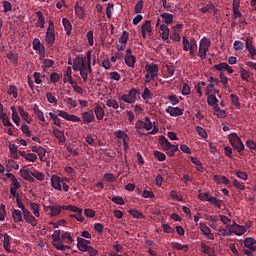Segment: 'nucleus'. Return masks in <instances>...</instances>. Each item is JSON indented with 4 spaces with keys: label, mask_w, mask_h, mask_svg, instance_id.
Instances as JSON below:
<instances>
[{
    "label": "nucleus",
    "mask_w": 256,
    "mask_h": 256,
    "mask_svg": "<svg viewBox=\"0 0 256 256\" xmlns=\"http://www.w3.org/2000/svg\"><path fill=\"white\" fill-rule=\"evenodd\" d=\"M30 207L31 210L33 211V215H35V217H39V205L35 202H31L30 203Z\"/></svg>",
    "instance_id": "nucleus-54"
},
{
    "label": "nucleus",
    "mask_w": 256,
    "mask_h": 256,
    "mask_svg": "<svg viewBox=\"0 0 256 256\" xmlns=\"http://www.w3.org/2000/svg\"><path fill=\"white\" fill-rule=\"evenodd\" d=\"M162 229L164 233H175V229L171 228L169 224H163Z\"/></svg>",
    "instance_id": "nucleus-64"
},
{
    "label": "nucleus",
    "mask_w": 256,
    "mask_h": 256,
    "mask_svg": "<svg viewBox=\"0 0 256 256\" xmlns=\"http://www.w3.org/2000/svg\"><path fill=\"white\" fill-rule=\"evenodd\" d=\"M11 111H12V121L19 127L20 125V118H19V113L17 112V109L15 106H11Z\"/></svg>",
    "instance_id": "nucleus-34"
},
{
    "label": "nucleus",
    "mask_w": 256,
    "mask_h": 256,
    "mask_svg": "<svg viewBox=\"0 0 256 256\" xmlns=\"http://www.w3.org/2000/svg\"><path fill=\"white\" fill-rule=\"evenodd\" d=\"M199 229L203 233V235L205 237H207V239H210L211 241H213L215 239V235L213 233H211V228H209L207 224L200 223Z\"/></svg>",
    "instance_id": "nucleus-7"
},
{
    "label": "nucleus",
    "mask_w": 256,
    "mask_h": 256,
    "mask_svg": "<svg viewBox=\"0 0 256 256\" xmlns=\"http://www.w3.org/2000/svg\"><path fill=\"white\" fill-rule=\"evenodd\" d=\"M81 115L84 125H89V123H93V121H95V114L93 113V110L83 112Z\"/></svg>",
    "instance_id": "nucleus-8"
},
{
    "label": "nucleus",
    "mask_w": 256,
    "mask_h": 256,
    "mask_svg": "<svg viewBox=\"0 0 256 256\" xmlns=\"http://www.w3.org/2000/svg\"><path fill=\"white\" fill-rule=\"evenodd\" d=\"M55 65V61L51 59H44L42 62V69L43 71H47V69H50V67H53Z\"/></svg>",
    "instance_id": "nucleus-39"
},
{
    "label": "nucleus",
    "mask_w": 256,
    "mask_h": 256,
    "mask_svg": "<svg viewBox=\"0 0 256 256\" xmlns=\"http://www.w3.org/2000/svg\"><path fill=\"white\" fill-rule=\"evenodd\" d=\"M166 113H168V115H170L171 117H181V115H183V109L179 107L169 106L166 109Z\"/></svg>",
    "instance_id": "nucleus-13"
},
{
    "label": "nucleus",
    "mask_w": 256,
    "mask_h": 256,
    "mask_svg": "<svg viewBox=\"0 0 256 256\" xmlns=\"http://www.w3.org/2000/svg\"><path fill=\"white\" fill-rule=\"evenodd\" d=\"M196 132L198 133V135L200 137H202L203 139H207V137H209V135H207V130H205L203 127L201 126H196Z\"/></svg>",
    "instance_id": "nucleus-45"
},
{
    "label": "nucleus",
    "mask_w": 256,
    "mask_h": 256,
    "mask_svg": "<svg viewBox=\"0 0 256 256\" xmlns=\"http://www.w3.org/2000/svg\"><path fill=\"white\" fill-rule=\"evenodd\" d=\"M211 11H213V17H217V15H219V13H220V10L217 9L215 7V4H213V3L207 4L206 6H204L200 9V12L203 14L209 13Z\"/></svg>",
    "instance_id": "nucleus-10"
},
{
    "label": "nucleus",
    "mask_w": 256,
    "mask_h": 256,
    "mask_svg": "<svg viewBox=\"0 0 256 256\" xmlns=\"http://www.w3.org/2000/svg\"><path fill=\"white\" fill-rule=\"evenodd\" d=\"M8 95H13L14 99H17V97H19L17 86L11 85L8 89Z\"/></svg>",
    "instance_id": "nucleus-51"
},
{
    "label": "nucleus",
    "mask_w": 256,
    "mask_h": 256,
    "mask_svg": "<svg viewBox=\"0 0 256 256\" xmlns=\"http://www.w3.org/2000/svg\"><path fill=\"white\" fill-rule=\"evenodd\" d=\"M23 212L19 209H13L12 210V219L14 223H22L23 221Z\"/></svg>",
    "instance_id": "nucleus-20"
},
{
    "label": "nucleus",
    "mask_w": 256,
    "mask_h": 256,
    "mask_svg": "<svg viewBox=\"0 0 256 256\" xmlns=\"http://www.w3.org/2000/svg\"><path fill=\"white\" fill-rule=\"evenodd\" d=\"M53 135L58 139L59 143H65L67 138H65V133L57 128L53 129Z\"/></svg>",
    "instance_id": "nucleus-27"
},
{
    "label": "nucleus",
    "mask_w": 256,
    "mask_h": 256,
    "mask_svg": "<svg viewBox=\"0 0 256 256\" xmlns=\"http://www.w3.org/2000/svg\"><path fill=\"white\" fill-rule=\"evenodd\" d=\"M244 247L250 251H256V240L253 237H248L244 240Z\"/></svg>",
    "instance_id": "nucleus-17"
},
{
    "label": "nucleus",
    "mask_w": 256,
    "mask_h": 256,
    "mask_svg": "<svg viewBox=\"0 0 256 256\" xmlns=\"http://www.w3.org/2000/svg\"><path fill=\"white\" fill-rule=\"evenodd\" d=\"M135 129L138 135H145V122L143 120H138L135 124Z\"/></svg>",
    "instance_id": "nucleus-31"
},
{
    "label": "nucleus",
    "mask_w": 256,
    "mask_h": 256,
    "mask_svg": "<svg viewBox=\"0 0 256 256\" xmlns=\"http://www.w3.org/2000/svg\"><path fill=\"white\" fill-rule=\"evenodd\" d=\"M74 11L78 19H85V9L81 5H79V2L75 3Z\"/></svg>",
    "instance_id": "nucleus-19"
},
{
    "label": "nucleus",
    "mask_w": 256,
    "mask_h": 256,
    "mask_svg": "<svg viewBox=\"0 0 256 256\" xmlns=\"http://www.w3.org/2000/svg\"><path fill=\"white\" fill-rule=\"evenodd\" d=\"M78 71L80 72V75L83 79V81H87V77H88V74H87V60H84L82 62V65L80 66V69H78Z\"/></svg>",
    "instance_id": "nucleus-29"
},
{
    "label": "nucleus",
    "mask_w": 256,
    "mask_h": 256,
    "mask_svg": "<svg viewBox=\"0 0 256 256\" xmlns=\"http://www.w3.org/2000/svg\"><path fill=\"white\" fill-rule=\"evenodd\" d=\"M18 154L25 159V161H28L29 163H35L37 161V154L35 153H27L25 151H19Z\"/></svg>",
    "instance_id": "nucleus-14"
},
{
    "label": "nucleus",
    "mask_w": 256,
    "mask_h": 256,
    "mask_svg": "<svg viewBox=\"0 0 256 256\" xmlns=\"http://www.w3.org/2000/svg\"><path fill=\"white\" fill-rule=\"evenodd\" d=\"M58 117H62V119H65L66 121H72V123H81V118L70 115L69 113L63 111V110H57Z\"/></svg>",
    "instance_id": "nucleus-5"
},
{
    "label": "nucleus",
    "mask_w": 256,
    "mask_h": 256,
    "mask_svg": "<svg viewBox=\"0 0 256 256\" xmlns=\"http://www.w3.org/2000/svg\"><path fill=\"white\" fill-rule=\"evenodd\" d=\"M62 24L67 37H70L71 31H73V25H71V21H69L67 18H62Z\"/></svg>",
    "instance_id": "nucleus-23"
},
{
    "label": "nucleus",
    "mask_w": 256,
    "mask_h": 256,
    "mask_svg": "<svg viewBox=\"0 0 256 256\" xmlns=\"http://www.w3.org/2000/svg\"><path fill=\"white\" fill-rule=\"evenodd\" d=\"M231 103L239 109L241 107V102H239V98L235 94H230Z\"/></svg>",
    "instance_id": "nucleus-50"
},
{
    "label": "nucleus",
    "mask_w": 256,
    "mask_h": 256,
    "mask_svg": "<svg viewBox=\"0 0 256 256\" xmlns=\"http://www.w3.org/2000/svg\"><path fill=\"white\" fill-rule=\"evenodd\" d=\"M18 113L22 117V119H24V121H26V123H31V121L27 120V119H29V113L27 111H25V109H23V107L18 108Z\"/></svg>",
    "instance_id": "nucleus-43"
},
{
    "label": "nucleus",
    "mask_w": 256,
    "mask_h": 256,
    "mask_svg": "<svg viewBox=\"0 0 256 256\" xmlns=\"http://www.w3.org/2000/svg\"><path fill=\"white\" fill-rule=\"evenodd\" d=\"M63 232L61 230H55L54 233L52 234V239L54 243H58V241H61V235Z\"/></svg>",
    "instance_id": "nucleus-53"
},
{
    "label": "nucleus",
    "mask_w": 256,
    "mask_h": 256,
    "mask_svg": "<svg viewBox=\"0 0 256 256\" xmlns=\"http://www.w3.org/2000/svg\"><path fill=\"white\" fill-rule=\"evenodd\" d=\"M128 95H129V97L132 98V100H133L134 102H136V101H137V96H138V95H141V92L139 91V89L131 88V89L128 91Z\"/></svg>",
    "instance_id": "nucleus-40"
},
{
    "label": "nucleus",
    "mask_w": 256,
    "mask_h": 256,
    "mask_svg": "<svg viewBox=\"0 0 256 256\" xmlns=\"http://www.w3.org/2000/svg\"><path fill=\"white\" fill-rule=\"evenodd\" d=\"M141 31H144L146 33H151V21H146L142 27H141Z\"/></svg>",
    "instance_id": "nucleus-61"
},
{
    "label": "nucleus",
    "mask_w": 256,
    "mask_h": 256,
    "mask_svg": "<svg viewBox=\"0 0 256 256\" xmlns=\"http://www.w3.org/2000/svg\"><path fill=\"white\" fill-rule=\"evenodd\" d=\"M127 41H129V32L123 31L121 37L119 38V43L127 45Z\"/></svg>",
    "instance_id": "nucleus-47"
},
{
    "label": "nucleus",
    "mask_w": 256,
    "mask_h": 256,
    "mask_svg": "<svg viewBox=\"0 0 256 256\" xmlns=\"http://www.w3.org/2000/svg\"><path fill=\"white\" fill-rule=\"evenodd\" d=\"M228 139L230 145H232V147H234V149H236L238 153H242L243 151H245V145L243 144V141L237 135V133H231L230 135H228Z\"/></svg>",
    "instance_id": "nucleus-1"
},
{
    "label": "nucleus",
    "mask_w": 256,
    "mask_h": 256,
    "mask_svg": "<svg viewBox=\"0 0 256 256\" xmlns=\"http://www.w3.org/2000/svg\"><path fill=\"white\" fill-rule=\"evenodd\" d=\"M32 49H34V51H39L41 49V40L34 38L32 42Z\"/></svg>",
    "instance_id": "nucleus-58"
},
{
    "label": "nucleus",
    "mask_w": 256,
    "mask_h": 256,
    "mask_svg": "<svg viewBox=\"0 0 256 256\" xmlns=\"http://www.w3.org/2000/svg\"><path fill=\"white\" fill-rule=\"evenodd\" d=\"M36 17L38 18L36 27H39L40 29H45V16H43V12L37 11Z\"/></svg>",
    "instance_id": "nucleus-24"
},
{
    "label": "nucleus",
    "mask_w": 256,
    "mask_h": 256,
    "mask_svg": "<svg viewBox=\"0 0 256 256\" xmlns=\"http://www.w3.org/2000/svg\"><path fill=\"white\" fill-rule=\"evenodd\" d=\"M213 179H214L215 183H217L218 185H229V180L225 176L216 174L213 176Z\"/></svg>",
    "instance_id": "nucleus-30"
},
{
    "label": "nucleus",
    "mask_w": 256,
    "mask_h": 256,
    "mask_svg": "<svg viewBox=\"0 0 256 256\" xmlns=\"http://www.w3.org/2000/svg\"><path fill=\"white\" fill-rule=\"evenodd\" d=\"M154 157L158 160V161H165V159H167V156L165 155V153L155 150L154 151Z\"/></svg>",
    "instance_id": "nucleus-48"
},
{
    "label": "nucleus",
    "mask_w": 256,
    "mask_h": 256,
    "mask_svg": "<svg viewBox=\"0 0 256 256\" xmlns=\"http://www.w3.org/2000/svg\"><path fill=\"white\" fill-rule=\"evenodd\" d=\"M87 61V54L86 57H81V56H77L74 61H73V70L74 71H79V69H81V66L83 65V62Z\"/></svg>",
    "instance_id": "nucleus-16"
},
{
    "label": "nucleus",
    "mask_w": 256,
    "mask_h": 256,
    "mask_svg": "<svg viewBox=\"0 0 256 256\" xmlns=\"http://www.w3.org/2000/svg\"><path fill=\"white\" fill-rule=\"evenodd\" d=\"M182 44L184 51H189V49H191V43L189 42V39H187V36L182 37Z\"/></svg>",
    "instance_id": "nucleus-52"
},
{
    "label": "nucleus",
    "mask_w": 256,
    "mask_h": 256,
    "mask_svg": "<svg viewBox=\"0 0 256 256\" xmlns=\"http://www.w3.org/2000/svg\"><path fill=\"white\" fill-rule=\"evenodd\" d=\"M235 51H243L245 45L242 41L236 40L233 44Z\"/></svg>",
    "instance_id": "nucleus-59"
},
{
    "label": "nucleus",
    "mask_w": 256,
    "mask_h": 256,
    "mask_svg": "<svg viewBox=\"0 0 256 256\" xmlns=\"http://www.w3.org/2000/svg\"><path fill=\"white\" fill-rule=\"evenodd\" d=\"M144 129L149 131L148 135H157V132L159 131V127L153 125L149 116L144 118Z\"/></svg>",
    "instance_id": "nucleus-4"
},
{
    "label": "nucleus",
    "mask_w": 256,
    "mask_h": 256,
    "mask_svg": "<svg viewBox=\"0 0 256 256\" xmlns=\"http://www.w3.org/2000/svg\"><path fill=\"white\" fill-rule=\"evenodd\" d=\"M160 17L163 19L165 25H173V14L162 13Z\"/></svg>",
    "instance_id": "nucleus-35"
},
{
    "label": "nucleus",
    "mask_w": 256,
    "mask_h": 256,
    "mask_svg": "<svg viewBox=\"0 0 256 256\" xmlns=\"http://www.w3.org/2000/svg\"><path fill=\"white\" fill-rule=\"evenodd\" d=\"M232 184L236 189H239L240 191H245V183L239 182L237 179H233Z\"/></svg>",
    "instance_id": "nucleus-49"
},
{
    "label": "nucleus",
    "mask_w": 256,
    "mask_h": 256,
    "mask_svg": "<svg viewBox=\"0 0 256 256\" xmlns=\"http://www.w3.org/2000/svg\"><path fill=\"white\" fill-rule=\"evenodd\" d=\"M240 77L243 79V81H249V77L251 76L249 75V71L242 68L240 70Z\"/></svg>",
    "instance_id": "nucleus-60"
},
{
    "label": "nucleus",
    "mask_w": 256,
    "mask_h": 256,
    "mask_svg": "<svg viewBox=\"0 0 256 256\" xmlns=\"http://www.w3.org/2000/svg\"><path fill=\"white\" fill-rule=\"evenodd\" d=\"M209 47H211V40L207 37H203L200 40L199 50H198V57L200 59H205L207 57V53L209 52Z\"/></svg>",
    "instance_id": "nucleus-2"
},
{
    "label": "nucleus",
    "mask_w": 256,
    "mask_h": 256,
    "mask_svg": "<svg viewBox=\"0 0 256 256\" xmlns=\"http://www.w3.org/2000/svg\"><path fill=\"white\" fill-rule=\"evenodd\" d=\"M63 180H61V177L57 175H52L51 177V185L53 189H56V191H61V183Z\"/></svg>",
    "instance_id": "nucleus-18"
},
{
    "label": "nucleus",
    "mask_w": 256,
    "mask_h": 256,
    "mask_svg": "<svg viewBox=\"0 0 256 256\" xmlns=\"http://www.w3.org/2000/svg\"><path fill=\"white\" fill-rule=\"evenodd\" d=\"M45 213H49L50 217H57L63 211V206L59 204H52L44 207ZM50 211V212H49Z\"/></svg>",
    "instance_id": "nucleus-3"
},
{
    "label": "nucleus",
    "mask_w": 256,
    "mask_h": 256,
    "mask_svg": "<svg viewBox=\"0 0 256 256\" xmlns=\"http://www.w3.org/2000/svg\"><path fill=\"white\" fill-rule=\"evenodd\" d=\"M128 213H130L134 219H145L143 213L139 212L137 209L129 210Z\"/></svg>",
    "instance_id": "nucleus-41"
},
{
    "label": "nucleus",
    "mask_w": 256,
    "mask_h": 256,
    "mask_svg": "<svg viewBox=\"0 0 256 256\" xmlns=\"http://www.w3.org/2000/svg\"><path fill=\"white\" fill-rule=\"evenodd\" d=\"M191 162L193 163V165H196V169L197 171H201V169H203V164L201 163V161L199 160V158H195V157H190Z\"/></svg>",
    "instance_id": "nucleus-46"
},
{
    "label": "nucleus",
    "mask_w": 256,
    "mask_h": 256,
    "mask_svg": "<svg viewBox=\"0 0 256 256\" xmlns=\"http://www.w3.org/2000/svg\"><path fill=\"white\" fill-rule=\"evenodd\" d=\"M146 70L149 74H151L152 79H155L159 75V65L155 63H151L149 66H147Z\"/></svg>",
    "instance_id": "nucleus-15"
},
{
    "label": "nucleus",
    "mask_w": 256,
    "mask_h": 256,
    "mask_svg": "<svg viewBox=\"0 0 256 256\" xmlns=\"http://www.w3.org/2000/svg\"><path fill=\"white\" fill-rule=\"evenodd\" d=\"M159 143L164 149H171L172 151H174V153H177V151H179V146L171 144V142H169V140H167L165 136H160Z\"/></svg>",
    "instance_id": "nucleus-6"
},
{
    "label": "nucleus",
    "mask_w": 256,
    "mask_h": 256,
    "mask_svg": "<svg viewBox=\"0 0 256 256\" xmlns=\"http://www.w3.org/2000/svg\"><path fill=\"white\" fill-rule=\"evenodd\" d=\"M23 217L26 223H28L32 227H37V219H35V217L33 216V214H31L29 210H25V212H23Z\"/></svg>",
    "instance_id": "nucleus-11"
},
{
    "label": "nucleus",
    "mask_w": 256,
    "mask_h": 256,
    "mask_svg": "<svg viewBox=\"0 0 256 256\" xmlns=\"http://www.w3.org/2000/svg\"><path fill=\"white\" fill-rule=\"evenodd\" d=\"M3 247L5 251L11 253V237L9 236V234L4 235Z\"/></svg>",
    "instance_id": "nucleus-32"
},
{
    "label": "nucleus",
    "mask_w": 256,
    "mask_h": 256,
    "mask_svg": "<svg viewBox=\"0 0 256 256\" xmlns=\"http://www.w3.org/2000/svg\"><path fill=\"white\" fill-rule=\"evenodd\" d=\"M143 5H144L143 0H139L134 7V13L136 14L141 13V11H143Z\"/></svg>",
    "instance_id": "nucleus-55"
},
{
    "label": "nucleus",
    "mask_w": 256,
    "mask_h": 256,
    "mask_svg": "<svg viewBox=\"0 0 256 256\" xmlns=\"http://www.w3.org/2000/svg\"><path fill=\"white\" fill-rule=\"evenodd\" d=\"M198 199H200V201H208L209 202V199H211V195L207 192H203L198 195Z\"/></svg>",
    "instance_id": "nucleus-62"
},
{
    "label": "nucleus",
    "mask_w": 256,
    "mask_h": 256,
    "mask_svg": "<svg viewBox=\"0 0 256 256\" xmlns=\"http://www.w3.org/2000/svg\"><path fill=\"white\" fill-rule=\"evenodd\" d=\"M86 37L88 39V43H89L90 47H93V45L95 44V41L93 40V32H92V30L87 32Z\"/></svg>",
    "instance_id": "nucleus-63"
},
{
    "label": "nucleus",
    "mask_w": 256,
    "mask_h": 256,
    "mask_svg": "<svg viewBox=\"0 0 256 256\" xmlns=\"http://www.w3.org/2000/svg\"><path fill=\"white\" fill-rule=\"evenodd\" d=\"M89 243H91V241L81 237H77V249H79L80 251L86 252L88 247H90V245H88Z\"/></svg>",
    "instance_id": "nucleus-12"
},
{
    "label": "nucleus",
    "mask_w": 256,
    "mask_h": 256,
    "mask_svg": "<svg viewBox=\"0 0 256 256\" xmlns=\"http://www.w3.org/2000/svg\"><path fill=\"white\" fill-rule=\"evenodd\" d=\"M45 42L49 47L55 45V34H45Z\"/></svg>",
    "instance_id": "nucleus-37"
},
{
    "label": "nucleus",
    "mask_w": 256,
    "mask_h": 256,
    "mask_svg": "<svg viewBox=\"0 0 256 256\" xmlns=\"http://www.w3.org/2000/svg\"><path fill=\"white\" fill-rule=\"evenodd\" d=\"M246 49L250 53L251 59H255L256 49L253 46V41L249 38L246 39Z\"/></svg>",
    "instance_id": "nucleus-21"
},
{
    "label": "nucleus",
    "mask_w": 256,
    "mask_h": 256,
    "mask_svg": "<svg viewBox=\"0 0 256 256\" xmlns=\"http://www.w3.org/2000/svg\"><path fill=\"white\" fill-rule=\"evenodd\" d=\"M32 152L37 153L40 160L43 161V157H45L47 150H45V148H43L42 146H32Z\"/></svg>",
    "instance_id": "nucleus-25"
},
{
    "label": "nucleus",
    "mask_w": 256,
    "mask_h": 256,
    "mask_svg": "<svg viewBox=\"0 0 256 256\" xmlns=\"http://www.w3.org/2000/svg\"><path fill=\"white\" fill-rule=\"evenodd\" d=\"M233 233L234 235L241 237V235H244V233H247V228L245 226L238 225L237 228H234Z\"/></svg>",
    "instance_id": "nucleus-38"
},
{
    "label": "nucleus",
    "mask_w": 256,
    "mask_h": 256,
    "mask_svg": "<svg viewBox=\"0 0 256 256\" xmlns=\"http://www.w3.org/2000/svg\"><path fill=\"white\" fill-rule=\"evenodd\" d=\"M208 202L211 205H214L215 207H218V209H221V205H223V200H219L215 196H210V199L208 200Z\"/></svg>",
    "instance_id": "nucleus-36"
},
{
    "label": "nucleus",
    "mask_w": 256,
    "mask_h": 256,
    "mask_svg": "<svg viewBox=\"0 0 256 256\" xmlns=\"http://www.w3.org/2000/svg\"><path fill=\"white\" fill-rule=\"evenodd\" d=\"M94 113L98 121H103V117H105V110L103 109V107H101V105L95 106Z\"/></svg>",
    "instance_id": "nucleus-26"
},
{
    "label": "nucleus",
    "mask_w": 256,
    "mask_h": 256,
    "mask_svg": "<svg viewBox=\"0 0 256 256\" xmlns=\"http://www.w3.org/2000/svg\"><path fill=\"white\" fill-rule=\"evenodd\" d=\"M152 95L153 93H151V90L149 89V87H145L142 93V99H144V101L147 103V101L151 99Z\"/></svg>",
    "instance_id": "nucleus-42"
},
{
    "label": "nucleus",
    "mask_w": 256,
    "mask_h": 256,
    "mask_svg": "<svg viewBox=\"0 0 256 256\" xmlns=\"http://www.w3.org/2000/svg\"><path fill=\"white\" fill-rule=\"evenodd\" d=\"M61 239L67 245H71V244L75 243V233L62 231Z\"/></svg>",
    "instance_id": "nucleus-9"
},
{
    "label": "nucleus",
    "mask_w": 256,
    "mask_h": 256,
    "mask_svg": "<svg viewBox=\"0 0 256 256\" xmlns=\"http://www.w3.org/2000/svg\"><path fill=\"white\" fill-rule=\"evenodd\" d=\"M21 175L26 181H29L30 183H35V176L31 170H21Z\"/></svg>",
    "instance_id": "nucleus-22"
},
{
    "label": "nucleus",
    "mask_w": 256,
    "mask_h": 256,
    "mask_svg": "<svg viewBox=\"0 0 256 256\" xmlns=\"http://www.w3.org/2000/svg\"><path fill=\"white\" fill-rule=\"evenodd\" d=\"M135 61V56H125V63L127 67H131L133 69V67H135Z\"/></svg>",
    "instance_id": "nucleus-44"
},
{
    "label": "nucleus",
    "mask_w": 256,
    "mask_h": 256,
    "mask_svg": "<svg viewBox=\"0 0 256 256\" xmlns=\"http://www.w3.org/2000/svg\"><path fill=\"white\" fill-rule=\"evenodd\" d=\"M171 247L172 249H176L177 251H184V253H187V251H189L188 245L181 244L179 242H172Z\"/></svg>",
    "instance_id": "nucleus-28"
},
{
    "label": "nucleus",
    "mask_w": 256,
    "mask_h": 256,
    "mask_svg": "<svg viewBox=\"0 0 256 256\" xmlns=\"http://www.w3.org/2000/svg\"><path fill=\"white\" fill-rule=\"evenodd\" d=\"M106 105L107 107H112V109H117L119 107V102H117V100L108 99Z\"/></svg>",
    "instance_id": "nucleus-56"
},
{
    "label": "nucleus",
    "mask_w": 256,
    "mask_h": 256,
    "mask_svg": "<svg viewBox=\"0 0 256 256\" xmlns=\"http://www.w3.org/2000/svg\"><path fill=\"white\" fill-rule=\"evenodd\" d=\"M207 97V103L210 107H215L219 103V99H217V96L215 94H208Z\"/></svg>",
    "instance_id": "nucleus-33"
},
{
    "label": "nucleus",
    "mask_w": 256,
    "mask_h": 256,
    "mask_svg": "<svg viewBox=\"0 0 256 256\" xmlns=\"http://www.w3.org/2000/svg\"><path fill=\"white\" fill-rule=\"evenodd\" d=\"M2 5H3L4 13H9V11H12V9H13V6L11 5V2H9V1H3Z\"/></svg>",
    "instance_id": "nucleus-57"
}]
</instances>
